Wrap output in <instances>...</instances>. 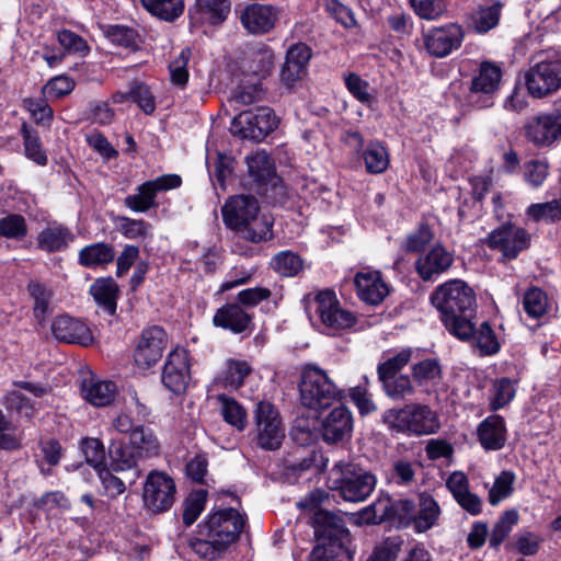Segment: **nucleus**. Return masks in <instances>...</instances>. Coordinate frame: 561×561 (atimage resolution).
Wrapping results in <instances>:
<instances>
[{
	"label": "nucleus",
	"mask_w": 561,
	"mask_h": 561,
	"mask_svg": "<svg viewBox=\"0 0 561 561\" xmlns=\"http://www.w3.org/2000/svg\"><path fill=\"white\" fill-rule=\"evenodd\" d=\"M431 304L440 314L446 330L461 341L474 333L472 318L476 313L474 290L462 279H449L438 285L430 296Z\"/></svg>",
	"instance_id": "f257e3e1"
},
{
	"label": "nucleus",
	"mask_w": 561,
	"mask_h": 561,
	"mask_svg": "<svg viewBox=\"0 0 561 561\" xmlns=\"http://www.w3.org/2000/svg\"><path fill=\"white\" fill-rule=\"evenodd\" d=\"M221 214L225 225L247 241L260 243L273 238V220L261 213L260 204L253 195L229 197Z\"/></svg>",
	"instance_id": "f03ea898"
},
{
	"label": "nucleus",
	"mask_w": 561,
	"mask_h": 561,
	"mask_svg": "<svg viewBox=\"0 0 561 561\" xmlns=\"http://www.w3.org/2000/svg\"><path fill=\"white\" fill-rule=\"evenodd\" d=\"M312 526L318 545L310 553V561H352L351 534L343 517L324 510H317Z\"/></svg>",
	"instance_id": "7ed1b4c3"
},
{
	"label": "nucleus",
	"mask_w": 561,
	"mask_h": 561,
	"mask_svg": "<svg viewBox=\"0 0 561 561\" xmlns=\"http://www.w3.org/2000/svg\"><path fill=\"white\" fill-rule=\"evenodd\" d=\"M248 186L270 203L282 204L288 198L287 187L277 175L271 156L264 150L247 156Z\"/></svg>",
	"instance_id": "20e7f679"
},
{
	"label": "nucleus",
	"mask_w": 561,
	"mask_h": 561,
	"mask_svg": "<svg viewBox=\"0 0 561 561\" xmlns=\"http://www.w3.org/2000/svg\"><path fill=\"white\" fill-rule=\"evenodd\" d=\"M332 489L348 502L365 501L376 486V477L353 460H340L330 472Z\"/></svg>",
	"instance_id": "39448f33"
},
{
	"label": "nucleus",
	"mask_w": 561,
	"mask_h": 561,
	"mask_svg": "<svg viewBox=\"0 0 561 561\" xmlns=\"http://www.w3.org/2000/svg\"><path fill=\"white\" fill-rule=\"evenodd\" d=\"M299 393L302 405L313 410L327 409L342 399V391L325 371L311 366L301 374Z\"/></svg>",
	"instance_id": "423d86ee"
},
{
	"label": "nucleus",
	"mask_w": 561,
	"mask_h": 561,
	"mask_svg": "<svg viewBox=\"0 0 561 561\" xmlns=\"http://www.w3.org/2000/svg\"><path fill=\"white\" fill-rule=\"evenodd\" d=\"M385 423L399 432L414 435H428L439 428L434 411L424 404H408L402 409H390L385 413Z\"/></svg>",
	"instance_id": "0eeeda50"
},
{
	"label": "nucleus",
	"mask_w": 561,
	"mask_h": 561,
	"mask_svg": "<svg viewBox=\"0 0 561 561\" xmlns=\"http://www.w3.org/2000/svg\"><path fill=\"white\" fill-rule=\"evenodd\" d=\"M245 525V516L236 508H221L207 515L198 525V535L207 536L226 549L234 543Z\"/></svg>",
	"instance_id": "6e6552de"
},
{
	"label": "nucleus",
	"mask_w": 561,
	"mask_h": 561,
	"mask_svg": "<svg viewBox=\"0 0 561 561\" xmlns=\"http://www.w3.org/2000/svg\"><path fill=\"white\" fill-rule=\"evenodd\" d=\"M525 79L528 92L535 98L546 96L560 89L561 54L552 51L539 55Z\"/></svg>",
	"instance_id": "1a4fd4ad"
},
{
	"label": "nucleus",
	"mask_w": 561,
	"mask_h": 561,
	"mask_svg": "<svg viewBox=\"0 0 561 561\" xmlns=\"http://www.w3.org/2000/svg\"><path fill=\"white\" fill-rule=\"evenodd\" d=\"M278 118L271 107L262 106L241 112L231 122L232 135L241 139L262 141L278 126Z\"/></svg>",
	"instance_id": "9d476101"
},
{
	"label": "nucleus",
	"mask_w": 561,
	"mask_h": 561,
	"mask_svg": "<svg viewBox=\"0 0 561 561\" xmlns=\"http://www.w3.org/2000/svg\"><path fill=\"white\" fill-rule=\"evenodd\" d=\"M254 439L266 450H276L285 438V427L278 410L267 401H260L254 410Z\"/></svg>",
	"instance_id": "9b49d317"
},
{
	"label": "nucleus",
	"mask_w": 561,
	"mask_h": 561,
	"mask_svg": "<svg viewBox=\"0 0 561 561\" xmlns=\"http://www.w3.org/2000/svg\"><path fill=\"white\" fill-rule=\"evenodd\" d=\"M502 69L495 62L485 60L480 62L473 73L469 87V100L479 108H486L493 105V96L500 89Z\"/></svg>",
	"instance_id": "f8f14e48"
},
{
	"label": "nucleus",
	"mask_w": 561,
	"mask_h": 561,
	"mask_svg": "<svg viewBox=\"0 0 561 561\" xmlns=\"http://www.w3.org/2000/svg\"><path fill=\"white\" fill-rule=\"evenodd\" d=\"M175 493L174 480L163 471L152 470L144 484V505L154 514L167 512L175 501Z\"/></svg>",
	"instance_id": "ddd939ff"
},
{
	"label": "nucleus",
	"mask_w": 561,
	"mask_h": 561,
	"mask_svg": "<svg viewBox=\"0 0 561 561\" xmlns=\"http://www.w3.org/2000/svg\"><path fill=\"white\" fill-rule=\"evenodd\" d=\"M354 417L348 408L337 405L324 414L317 427L318 436L328 445L348 443L353 436Z\"/></svg>",
	"instance_id": "4468645a"
},
{
	"label": "nucleus",
	"mask_w": 561,
	"mask_h": 561,
	"mask_svg": "<svg viewBox=\"0 0 561 561\" xmlns=\"http://www.w3.org/2000/svg\"><path fill=\"white\" fill-rule=\"evenodd\" d=\"M523 130L525 138L536 148L551 147L561 139V111L528 117Z\"/></svg>",
	"instance_id": "2eb2a0df"
},
{
	"label": "nucleus",
	"mask_w": 561,
	"mask_h": 561,
	"mask_svg": "<svg viewBox=\"0 0 561 561\" xmlns=\"http://www.w3.org/2000/svg\"><path fill=\"white\" fill-rule=\"evenodd\" d=\"M484 243L490 249L500 251L504 260H514L529 248L530 234L524 228L505 224L494 229L485 238Z\"/></svg>",
	"instance_id": "dca6fc26"
},
{
	"label": "nucleus",
	"mask_w": 561,
	"mask_h": 561,
	"mask_svg": "<svg viewBox=\"0 0 561 561\" xmlns=\"http://www.w3.org/2000/svg\"><path fill=\"white\" fill-rule=\"evenodd\" d=\"M182 179L178 174H165L154 180L147 181L137 187V194L128 195L124 205L136 213H146L156 206V197L159 192L176 188Z\"/></svg>",
	"instance_id": "f3484780"
},
{
	"label": "nucleus",
	"mask_w": 561,
	"mask_h": 561,
	"mask_svg": "<svg viewBox=\"0 0 561 561\" xmlns=\"http://www.w3.org/2000/svg\"><path fill=\"white\" fill-rule=\"evenodd\" d=\"M317 313L322 324L328 330V334H333L339 330L353 327L356 317L351 311L341 308L335 294L332 290H323L316 298Z\"/></svg>",
	"instance_id": "a211bd4d"
},
{
	"label": "nucleus",
	"mask_w": 561,
	"mask_h": 561,
	"mask_svg": "<svg viewBox=\"0 0 561 561\" xmlns=\"http://www.w3.org/2000/svg\"><path fill=\"white\" fill-rule=\"evenodd\" d=\"M168 345L167 332L159 325H152L142 331L135 350V363L140 368L156 365L162 357Z\"/></svg>",
	"instance_id": "6ab92c4d"
},
{
	"label": "nucleus",
	"mask_w": 561,
	"mask_h": 561,
	"mask_svg": "<svg viewBox=\"0 0 561 561\" xmlns=\"http://www.w3.org/2000/svg\"><path fill=\"white\" fill-rule=\"evenodd\" d=\"M454 261V254L442 243H436L416 259L414 267L423 282H434L453 266Z\"/></svg>",
	"instance_id": "aec40b11"
},
{
	"label": "nucleus",
	"mask_w": 561,
	"mask_h": 561,
	"mask_svg": "<svg viewBox=\"0 0 561 561\" xmlns=\"http://www.w3.org/2000/svg\"><path fill=\"white\" fill-rule=\"evenodd\" d=\"M465 32L458 24H447L431 30L424 35V46L431 56L443 58L458 49L463 41Z\"/></svg>",
	"instance_id": "412c9836"
},
{
	"label": "nucleus",
	"mask_w": 561,
	"mask_h": 561,
	"mask_svg": "<svg viewBox=\"0 0 561 561\" xmlns=\"http://www.w3.org/2000/svg\"><path fill=\"white\" fill-rule=\"evenodd\" d=\"M191 379L187 352L183 348L172 351L163 366L162 383L173 393H183Z\"/></svg>",
	"instance_id": "4be33fe9"
},
{
	"label": "nucleus",
	"mask_w": 561,
	"mask_h": 561,
	"mask_svg": "<svg viewBox=\"0 0 561 561\" xmlns=\"http://www.w3.org/2000/svg\"><path fill=\"white\" fill-rule=\"evenodd\" d=\"M311 56V48L304 43L294 44L288 48L279 73L280 82L287 89H294L306 76Z\"/></svg>",
	"instance_id": "5701e85b"
},
{
	"label": "nucleus",
	"mask_w": 561,
	"mask_h": 561,
	"mask_svg": "<svg viewBox=\"0 0 561 561\" xmlns=\"http://www.w3.org/2000/svg\"><path fill=\"white\" fill-rule=\"evenodd\" d=\"M51 333L60 342L89 346L93 343L90 328L82 321L69 317H57L51 323Z\"/></svg>",
	"instance_id": "b1692460"
},
{
	"label": "nucleus",
	"mask_w": 561,
	"mask_h": 561,
	"mask_svg": "<svg viewBox=\"0 0 561 561\" xmlns=\"http://www.w3.org/2000/svg\"><path fill=\"white\" fill-rule=\"evenodd\" d=\"M242 26L251 34L270 32L277 20V12L272 5L253 3L238 12Z\"/></svg>",
	"instance_id": "393cba45"
},
{
	"label": "nucleus",
	"mask_w": 561,
	"mask_h": 561,
	"mask_svg": "<svg viewBox=\"0 0 561 561\" xmlns=\"http://www.w3.org/2000/svg\"><path fill=\"white\" fill-rule=\"evenodd\" d=\"M252 316L239 304L232 302L224 305L216 311L213 323L233 333H243L252 327Z\"/></svg>",
	"instance_id": "a878e982"
},
{
	"label": "nucleus",
	"mask_w": 561,
	"mask_h": 561,
	"mask_svg": "<svg viewBox=\"0 0 561 561\" xmlns=\"http://www.w3.org/2000/svg\"><path fill=\"white\" fill-rule=\"evenodd\" d=\"M478 439L485 450H500L506 443V426L501 415L484 419L477 430Z\"/></svg>",
	"instance_id": "bb28decb"
},
{
	"label": "nucleus",
	"mask_w": 561,
	"mask_h": 561,
	"mask_svg": "<svg viewBox=\"0 0 561 561\" xmlns=\"http://www.w3.org/2000/svg\"><path fill=\"white\" fill-rule=\"evenodd\" d=\"M230 11V0H195L190 14L199 23L220 25L227 20Z\"/></svg>",
	"instance_id": "cd10ccee"
},
{
	"label": "nucleus",
	"mask_w": 561,
	"mask_h": 561,
	"mask_svg": "<svg viewBox=\"0 0 561 561\" xmlns=\"http://www.w3.org/2000/svg\"><path fill=\"white\" fill-rule=\"evenodd\" d=\"M354 283L358 297L370 305L380 304L389 293L379 272L358 273Z\"/></svg>",
	"instance_id": "c85d7f7f"
},
{
	"label": "nucleus",
	"mask_w": 561,
	"mask_h": 561,
	"mask_svg": "<svg viewBox=\"0 0 561 561\" xmlns=\"http://www.w3.org/2000/svg\"><path fill=\"white\" fill-rule=\"evenodd\" d=\"M75 240V234L68 227L53 222L45 227L36 238L39 250L53 253L64 251Z\"/></svg>",
	"instance_id": "c756f323"
},
{
	"label": "nucleus",
	"mask_w": 561,
	"mask_h": 561,
	"mask_svg": "<svg viewBox=\"0 0 561 561\" xmlns=\"http://www.w3.org/2000/svg\"><path fill=\"white\" fill-rule=\"evenodd\" d=\"M84 399L95 407L111 404L117 393V387L113 381H105L91 378L82 385Z\"/></svg>",
	"instance_id": "7c9ffc66"
},
{
	"label": "nucleus",
	"mask_w": 561,
	"mask_h": 561,
	"mask_svg": "<svg viewBox=\"0 0 561 561\" xmlns=\"http://www.w3.org/2000/svg\"><path fill=\"white\" fill-rule=\"evenodd\" d=\"M440 516V507L435 499L423 492L419 495V504L416 506L414 530L416 533H425L433 528Z\"/></svg>",
	"instance_id": "2f4dec72"
},
{
	"label": "nucleus",
	"mask_w": 561,
	"mask_h": 561,
	"mask_svg": "<svg viewBox=\"0 0 561 561\" xmlns=\"http://www.w3.org/2000/svg\"><path fill=\"white\" fill-rule=\"evenodd\" d=\"M115 259L114 247L105 242L85 245L79 251L78 262L81 266L93 268L110 264Z\"/></svg>",
	"instance_id": "473e14b6"
},
{
	"label": "nucleus",
	"mask_w": 561,
	"mask_h": 561,
	"mask_svg": "<svg viewBox=\"0 0 561 561\" xmlns=\"http://www.w3.org/2000/svg\"><path fill=\"white\" fill-rule=\"evenodd\" d=\"M110 466L114 471H125L137 467L140 456L129 443L113 440L108 446Z\"/></svg>",
	"instance_id": "72a5a7b5"
},
{
	"label": "nucleus",
	"mask_w": 561,
	"mask_h": 561,
	"mask_svg": "<svg viewBox=\"0 0 561 561\" xmlns=\"http://www.w3.org/2000/svg\"><path fill=\"white\" fill-rule=\"evenodd\" d=\"M118 291V285L112 277L99 278L90 288V294L95 302L110 316H114L116 312Z\"/></svg>",
	"instance_id": "f704fd0d"
},
{
	"label": "nucleus",
	"mask_w": 561,
	"mask_h": 561,
	"mask_svg": "<svg viewBox=\"0 0 561 561\" xmlns=\"http://www.w3.org/2000/svg\"><path fill=\"white\" fill-rule=\"evenodd\" d=\"M501 10L502 4L500 2L488 7H479L471 12L468 26L477 33L485 34L499 24Z\"/></svg>",
	"instance_id": "c9c22d12"
},
{
	"label": "nucleus",
	"mask_w": 561,
	"mask_h": 561,
	"mask_svg": "<svg viewBox=\"0 0 561 561\" xmlns=\"http://www.w3.org/2000/svg\"><path fill=\"white\" fill-rule=\"evenodd\" d=\"M274 61V51L263 45L250 51L245 60V68L248 72L264 79L272 73Z\"/></svg>",
	"instance_id": "e433bc0d"
},
{
	"label": "nucleus",
	"mask_w": 561,
	"mask_h": 561,
	"mask_svg": "<svg viewBox=\"0 0 561 561\" xmlns=\"http://www.w3.org/2000/svg\"><path fill=\"white\" fill-rule=\"evenodd\" d=\"M217 399L220 403V414L224 420L237 431H244L248 425L245 409L236 399L226 394H219Z\"/></svg>",
	"instance_id": "4c0bfd02"
},
{
	"label": "nucleus",
	"mask_w": 561,
	"mask_h": 561,
	"mask_svg": "<svg viewBox=\"0 0 561 561\" xmlns=\"http://www.w3.org/2000/svg\"><path fill=\"white\" fill-rule=\"evenodd\" d=\"M129 444L137 449L140 458L157 456L160 450V444L152 431L140 424L129 435Z\"/></svg>",
	"instance_id": "58836bf2"
},
{
	"label": "nucleus",
	"mask_w": 561,
	"mask_h": 561,
	"mask_svg": "<svg viewBox=\"0 0 561 561\" xmlns=\"http://www.w3.org/2000/svg\"><path fill=\"white\" fill-rule=\"evenodd\" d=\"M142 7L160 20L172 22L184 11L183 0H140Z\"/></svg>",
	"instance_id": "ea45409f"
},
{
	"label": "nucleus",
	"mask_w": 561,
	"mask_h": 561,
	"mask_svg": "<svg viewBox=\"0 0 561 561\" xmlns=\"http://www.w3.org/2000/svg\"><path fill=\"white\" fill-rule=\"evenodd\" d=\"M386 394L393 400H404L413 396L414 387L408 375L378 376Z\"/></svg>",
	"instance_id": "a19ab883"
},
{
	"label": "nucleus",
	"mask_w": 561,
	"mask_h": 561,
	"mask_svg": "<svg viewBox=\"0 0 561 561\" xmlns=\"http://www.w3.org/2000/svg\"><path fill=\"white\" fill-rule=\"evenodd\" d=\"M270 265L274 272L283 277H295L304 270V260L299 254L286 250L275 254Z\"/></svg>",
	"instance_id": "79ce46f5"
},
{
	"label": "nucleus",
	"mask_w": 561,
	"mask_h": 561,
	"mask_svg": "<svg viewBox=\"0 0 561 561\" xmlns=\"http://www.w3.org/2000/svg\"><path fill=\"white\" fill-rule=\"evenodd\" d=\"M27 233L28 227L23 215L9 213L0 218V238L21 241Z\"/></svg>",
	"instance_id": "37998d69"
},
{
	"label": "nucleus",
	"mask_w": 561,
	"mask_h": 561,
	"mask_svg": "<svg viewBox=\"0 0 561 561\" xmlns=\"http://www.w3.org/2000/svg\"><path fill=\"white\" fill-rule=\"evenodd\" d=\"M21 135L23 138L25 156L38 165H46L48 159L46 152L42 148L38 134L26 123H23Z\"/></svg>",
	"instance_id": "c03bdc74"
},
{
	"label": "nucleus",
	"mask_w": 561,
	"mask_h": 561,
	"mask_svg": "<svg viewBox=\"0 0 561 561\" xmlns=\"http://www.w3.org/2000/svg\"><path fill=\"white\" fill-rule=\"evenodd\" d=\"M366 171L371 174L382 173L389 165V154L383 146L378 142L368 145L363 153Z\"/></svg>",
	"instance_id": "a18cd8bd"
},
{
	"label": "nucleus",
	"mask_w": 561,
	"mask_h": 561,
	"mask_svg": "<svg viewBox=\"0 0 561 561\" xmlns=\"http://www.w3.org/2000/svg\"><path fill=\"white\" fill-rule=\"evenodd\" d=\"M412 375L420 386L435 385L442 378V368L437 359L427 358L412 367Z\"/></svg>",
	"instance_id": "49530a36"
},
{
	"label": "nucleus",
	"mask_w": 561,
	"mask_h": 561,
	"mask_svg": "<svg viewBox=\"0 0 561 561\" xmlns=\"http://www.w3.org/2000/svg\"><path fill=\"white\" fill-rule=\"evenodd\" d=\"M516 389L510 378L496 379L492 385V398L490 400V410L495 412L508 404L515 397Z\"/></svg>",
	"instance_id": "de8ad7c7"
},
{
	"label": "nucleus",
	"mask_w": 561,
	"mask_h": 561,
	"mask_svg": "<svg viewBox=\"0 0 561 561\" xmlns=\"http://www.w3.org/2000/svg\"><path fill=\"white\" fill-rule=\"evenodd\" d=\"M523 306L529 317L538 319L548 310L549 301L547 294L538 287H531L524 295Z\"/></svg>",
	"instance_id": "09e8293b"
},
{
	"label": "nucleus",
	"mask_w": 561,
	"mask_h": 561,
	"mask_svg": "<svg viewBox=\"0 0 561 561\" xmlns=\"http://www.w3.org/2000/svg\"><path fill=\"white\" fill-rule=\"evenodd\" d=\"M527 215L536 222L561 221V199H553L546 203L531 204L527 208Z\"/></svg>",
	"instance_id": "8fccbe9b"
},
{
	"label": "nucleus",
	"mask_w": 561,
	"mask_h": 561,
	"mask_svg": "<svg viewBox=\"0 0 561 561\" xmlns=\"http://www.w3.org/2000/svg\"><path fill=\"white\" fill-rule=\"evenodd\" d=\"M518 522V513L515 510L506 511L494 525L490 535V547L497 549Z\"/></svg>",
	"instance_id": "3c124183"
},
{
	"label": "nucleus",
	"mask_w": 561,
	"mask_h": 561,
	"mask_svg": "<svg viewBox=\"0 0 561 561\" xmlns=\"http://www.w3.org/2000/svg\"><path fill=\"white\" fill-rule=\"evenodd\" d=\"M470 340L476 341L482 355H493L500 351V343L489 322H483L479 329L474 327V333L468 341Z\"/></svg>",
	"instance_id": "603ef678"
},
{
	"label": "nucleus",
	"mask_w": 561,
	"mask_h": 561,
	"mask_svg": "<svg viewBox=\"0 0 561 561\" xmlns=\"http://www.w3.org/2000/svg\"><path fill=\"white\" fill-rule=\"evenodd\" d=\"M515 474L512 471H502L494 480L489 491V502L497 505L502 500L507 499L514 492Z\"/></svg>",
	"instance_id": "864d4df0"
},
{
	"label": "nucleus",
	"mask_w": 561,
	"mask_h": 561,
	"mask_svg": "<svg viewBox=\"0 0 561 561\" xmlns=\"http://www.w3.org/2000/svg\"><path fill=\"white\" fill-rule=\"evenodd\" d=\"M251 373V367L243 360H229L224 373L222 386L229 389H238L243 385L245 377Z\"/></svg>",
	"instance_id": "5fc2aeb1"
},
{
	"label": "nucleus",
	"mask_w": 561,
	"mask_h": 561,
	"mask_svg": "<svg viewBox=\"0 0 561 561\" xmlns=\"http://www.w3.org/2000/svg\"><path fill=\"white\" fill-rule=\"evenodd\" d=\"M116 222L117 230L128 239H145L150 234L151 225L144 219L121 216Z\"/></svg>",
	"instance_id": "6e6d98bb"
},
{
	"label": "nucleus",
	"mask_w": 561,
	"mask_h": 561,
	"mask_svg": "<svg viewBox=\"0 0 561 561\" xmlns=\"http://www.w3.org/2000/svg\"><path fill=\"white\" fill-rule=\"evenodd\" d=\"M207 492L197 490L188 494L183 503V523L185 526L193 525L205 507Z\"/></svg>",
	"instance_id": "4d7b16f0"
},
{
	"label": "nucleus",
	"mask_w": 561,
	"mask_h": 561,
	"mask_svg": "<svg viewBox=\"0 0 561 561\" xmlns=\"http://www.w3.org/2000/svg\"><path fill=\"white\" fill-rule=\"evenodd\" d=\"M75 85L76 83L70 77L56 76L43 87L42 93L47 100H58L70 94Z\"/></svg>",
	"instance_id": "13d9d810"
},
{
	"label": "nucleus",
	"mask_w": 561,
	"mask_h": 561,
	"mask_svg": "<svg viewBox=\"0 0 561 561\" xmlns=\"http://www.w3.org/2000/svg\"><path fill=\"white\" fill-rule=\"evenodd\" d=\"M130 101L136 103L144 113L152 114L156 110L154 98L150 89L142 82L133 81L129 84Z\"/></svg>",
	"instance_id": "bf43d9fd"
},
{
	"label": "nucleus",
	"mask_w": 561,
	"mask_h": 561,
	"mask_svg": "<svg viewBox=\"0 0 561 561\" xmlns=\"http://www.w3.org/2000/svg\"><path fill=\"white\" fill-rule=\"evenodd\" d=\"M28 291L34 299V316L39 323H43L48 312L50 293L39 283H31Z\"/></svg>",
	"instance_id": "052dcab7"
},
{
	"label": "nucleus",
	"mask_w": 561,
	"mask_h": 561,
	"mask_svg": "<svg viewBox=\"0 0 561 561\" xmlns=\"http://www.w3.org/2000/svg\"><path fill=\"white\" fill-rule=\"evenodd\" d=\"M81 450L84 454L85 461L99 469L105 461V448L99 438L87 437L81 440Z\"/></svg>",
	"instance_id": "680f3d73"
},
{
	"label": "nucleus",
	"mask_w": 561,
	"mask_h": 561,
	"mask_svg": "<svg viewBox=\"0 0 561 561\" xmlns=\"http://www.w3.org/2000/svg\"><path fill=\"white\" fill-rule=\"evenodd\" d=\"M434 232L427 224H421L419 228L407 237L405 251L416 253L424 251L425 247L433 240Z\"/></svg>",
	"instance_id": "e2e57ef3"
},
{
	"label": "nucleus",
	"mask_w": 561,
	"mask_h": 561,
	"mask_svg": "<svg viewBox=\"0 0 561 561\" xmlns=\"http://www.w3.org/2000/svg\"><path fill=\"white\" fill-rule=\"evenodd\" d=\"M345 85L351 94L360 103L370 105L374 101V95L369 92V83L363 80L356 73H350L345 77Z\"/></svg>",
	"instance_id": "0e129e2a"
},
{
	"label": "nucleus",
	"mask_w": 561,
	"mask_h": 561,
	"mask_svg": "<svg viewBox=\"0 0 561 561\" xmlns=\"http://www.w3.org/2000/svg\"><path fill=\"white\" fill-rule=\"evenodd\" d=\"M191 55V49L184 48L180 56L169 65L171 81L179 87H184L188 80L187 64Z\"/></svg>",
	"instance_id": "69168bd1"
},
{
	"label": "nucleus",
	"mask_w": 561,
	"mask_h": 561,
	"mask_svg": "<svg viewBox=\"0 0 561 561\" xmlns=\"http://www.w3.org/2000/svg\"><path fill=\"white\" fill-rule=\"evenodd\" d=\"M106 36L116 45L125 48L137 47V32L123 25H111L106 30Z\"/></svg>",
	"instance_id": "338daca9"
},
{
	"label": "nucleus",
	"mask_w": 561,
	"mask_h": 561,
	"mask_svg": "<svg viewBox=\"0 0 561 561\" xmlns=\"http://www.w3.org/2000/svg\"><path fill=\"white\" fill-rule=\"evenodd\" d=\"M191 548L201 558L207 560H215L226 551L225 547L217 545L214 539H210L207 536H199L192 540Z\"/></svg>",
	"instance_id": "774afa93"
}]
</instances>
